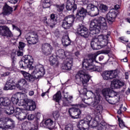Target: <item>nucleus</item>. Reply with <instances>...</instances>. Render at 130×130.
<instances>
[{
  "instance_id": "nucleus-17",
  "label": "nucleus",
  "mask_w": 130,
  "mask_h": 130,
  "mask_svg": "<svg viewBox=\"0 0 130 130\" xmlns=\"http://www.w3.org/2000/svg\"><path fill=\"white\" fill-rule=\"evenodd\" d=\"M16 87L17 86H16L15 79L14 78H10L6 82L4 90H5V91H7L8 90H15Z\"/></svg>"
},
{
  "instance_id": "nucleus-14",
  "label": "nucleus",
  "mask_w": 130,
  "mask_h": 130,
  "mask_svg": "<svg viewBox=\"0 0 130 130\" xmlns=\"http://www.w3.org/2000/svg\"><path fill=\"white\" fill-rule=\"evenodd\" d=\"M43 21L47 26H49L51 28L55 27V25H56V23H57V20L55 18V14L53 13L50 15V18L48 19V21L46 16L44 17Z\"/></svg>"
},
{
  "instance_id": "nucleus-47",
  "label": "nucleus",
  "mask_w": 130,
  "mask_h": 130,
  "mask_svg": "<svg viewBox=\"0 0 130 130\" xmlns=\"http://www.w3.org/2000/svg\"><path fill=\"white\" fill-rule=\"evenodd\" d=\"M50 6H51V3H43V8L44 9H47L48 8H50Z\"/></svg>"
},
{
  "instance_id": "nucleus-25",
  "label": "nucleus",
  "mask_w": 130,
  "mask_h": 130,
  "mask_svg": "<svg viewBox=\"0 0 130 130\" xmlns=\"http://www.w3.org/2000/svg\"><path fill=\"white\" fill-rule=\"evenodd\" d=\"M26 110L34 111L36 109V103L33 100H28L25 103Z\"/></svg>"
},
{
  "instance_id": "nucleus-19",
  "label": "nucleus",
  "mask_w": 130,
  "mask_h": 130,
  "mask_svg": "<svg viewBox=\"0 0 130 130\" xmlns=\"http://www.w3.org/2000/svg\"><path fill=\"white\" fill-rule=\"evenodd\" d=\"M56 55L59 58L61 59H66L70 55H72V53L71 52L64 51L62 49H60L56 52Z\"/></svg>"
},
{
  "instance_id": "nucleus-41",
  "label": "nucleus",
  "mask_w": 130,
  "mask_h": 130,
  "mask_svg": "<svg viewBox=\"0 0 130 130\" xmlns=\"http://www.w3.org/2000/svg\"><path fill=\"white\" fill-rule=\"evenodd\" d=\"M11 119V118L4 117L0 119V122L3 124L4 126L7 125L8 122Z\"/></svg>"
},
{
  "instance_id": "nucleus-1",
  "label": "nucleus",
  "mask_w": 130,
  "mask_h": 130,
  "mask_svg": "<svg viewBox=\"0 0 130 130\" xmlns=\"http://www.w3.org/2000/svg\"><path fill=\"white\" fill-rule=\"evenodd\" d=\"M96 57H97V55L93 54L91 55L90 58L84 59L82 62L83 70L79 71L75 76L76 79H80L83 86H85L84 84L88 83L90 79H91V76L87 71H90V72H100L99 67L94 64V61L98 63L96 61Z\"/></svg>"
},
{
  "instance_id": "nucleus-11",
  "label": "nucleus",
  "mask_w": 130,
  "mask_h": 130,
  "mask_svg": "<svg viewBox=\"0 0 130 130\" xmlns=\"http://www.w3.org/2000/svg\"><path fill=\"white\" fill-rule=\"evenodd\" d=\"M69 116L72 119H78L80 118L81 114H82V111L79 108L72 107L69 109L68 111Z\"/></svg>"
},
{
  "instance_id": "nucleus-3",
  "label": "nucleus",
  "mask_w": 130,
  "mask_h": 130,
  "mask_svg": "<svg viewBox=\"0 0 130 130\" xmlns=\"http://www.w3.org/2000/svg\"><path fill=\"white\" fill-rule=\"evenodd\" d=\"M23 78L27 82L33 83L35 80L42 78L45 75V69L42 64H39L35 67L34 71L31 74L24 71H21Z\"/></svg>"
},
{
  "instance_id": "nucleus-44",
  "label": "nucleus",
  "mask_w": 130,
  "mask_h": 130,
  "mask_svg": "<svg viewBox=\"0 0 130 130\" xmlns=\"http://www.w3.org/2000/svg\"><path fill=\"white\" fill-rule=\"evenodd\" d=\"M25 46H26V44H25L24 42H19L18 49H19V50H21V51H23V50L25 48Z\"/></svg>"
},
{
  "instance_id": "nucleus-62",
  "label": "nucleus",
  "mask_w": 130,
  "mask_h": 130,
  "mask_svg": "<svg viewBox=\"0 0 130 130\" xmlns=\"http://www.w3.org/2000/svg\"><path fill=\"white\" fill-rule=\"evenodd\" d=\"M119 8H120V7L119 5H116L114 6V10H116V11H117V10H118Z\"/></svg>"
},
{
  "instance_id": "nucleus-40",
  "label": "nucleus",
  "mask_w": 130,
  "mask_h": 130,
  "mask_svg": "<svg viewBox=\"0 0 130 130\" xmlns=\"http://www.w3.org/2000/svg\"><path fill=\"white\" fill-rule=\"evenodd\" d=\"M101 101V95L100 94H97L94 97V105L96 106V105H98Z\"/></svg>"
},
{
  "instance_id": "nucleus-4",
  "label": "nucleus",
  "mask_w": 130,
  "mask_h": 130,
  "mask_svg": "<svg viewBox=\"0 0 130 130\" xmlns=\"http://www.w3.org/2000/svg\"><path fill=\"white\" fill-rule=\"evenodd\" d=\"M107 22L106 18L100 17L92 20L90 23L91 34H99L101 30H107Z\"/></svg>"
},
{
  "instance_id": "nucleus-24",
  "label": "nucleus",
  "mask_w": 130,
  "mask_h": 130,
  "mask_svg": "<svg viewBox=\"0 0 130 130\" xmlns=\"http://www.w3.org/2000/svg\"><path fill=\"white\" fill-rule=\"evenodd\" d=\"M16 86L19 89H22V88H28L29 83L25 78H20L18 80L17 83L16 84Z\"/></svg>"
},
{
  "instance_id": "nucleus-7",
  "label": "nucleus",
  "mask_w": 130,
  "mask_h": 130,
  "mask_svg": "<svg viewBox=\"0 0 130 130\" xmlns=\"http://www.w3.org/2000/svg\"><path fill=\"white\" fill-rule=\"evenodd\" d=\"M99 9L97 6L92 4H89L87 5V10H90L91 13H92L94 16H98L100 11L101 13H106L108 10V6L102 4L100 6Z\"/></svg>"
},
{
  "instance_id": "nucleus-34",
  "label": "nucleus",
  "mask_w": 130,
  "mask_h": 130,
  "mask_svg": "<svg viewBox=\"0 0 130 130\" xmlns=\"http://www.w3.org/2000/svg\"><path fill=\"white\" fill-rule=\"evenodd\" d=\"M72 98H73V96L69 97L68 96V93L64 94V99H65V101H62L63 106H69V101H70V100Z\"/></svg>"
},
{
  "instance_id": "nucleus-54",
  "label": "nucleus",
  "mask_w": 130,
  "mask_h": 130,
  "mask_svg": "<svg viewBox=\"0 0 130 130\" xmlns=\"http://www.w3.org/2000/svg\"><path fill=\"white\" fill-rule=\"evenodd\" d=\"M11 74V72H6L5 73L2 74V77H7L8 76H9V75Z\"/></svg>"
},
{
  "instance_id": "nucleus-10",
  "label": "nucleus",
  "mask_w": 130,
  "mask_h": 130,
  "mask_svg": "<svg viewBox=\"0 0 130 130\" xmlns=\"http://www.w3.org/2000/svg\"><path fill=\"white\" fill-rule=\"evenodd\" d=\"M111 32H108L106 35H101L98 36L97 38V35H96L95 37H94V35H91V37H92V39L91 41V43H101L102 41H107V42H110L109 40L111 39V36H110Z\"/></svg>"
},
{
  "instance_id": "nucleus-45",
  "label": "nucleus",
  "mask_w": 130,
  "mask_h": 130,
  "mask_svg": "<svg viewBox=\"0 0 130 130\" xmlns=\"http://www.w3.org/2000/svg\"><path fill=\"white\" fill-rule=\"evenodd\" d=\"M53 116L55 120H57L59 118V112L55 111L53 112Z\"/></svg>"
},
{
  "instance_id": "nucleus-39",
  "label": "nucleus",
  "mask_w": 130,
  "mask_h": 130,
  "mask_svg": "<svg viewBox=\"0 0 130 130\" xmlns=\"http://www.w3.org/2000/svg\"><path fill=\"white\" fill-rule=\"evenodd\" d=\"M109 75L110 77V80H112V79H115L117 77V72L116 71H109Z\"/></svg>"
},
{
  "instance_id": "nucleus-18",
  "label": "nucleus",
  "mask_w": 130,
  "mask_h": 130,
  "mask_svg": "<svg viewBox=\"0 0 130 130\" xmlns=\"http://www.w3.org/2000/svg\"><path fill=\"white\" fill-rule=\"evenodd\" d=\"M65 59L63 69L66 71H71L73 67V62H74V58L72 55H70V56L67 57Z\"/></svg>"
},
{
  "instance_id": "nucleus-50",
  "label": "nucleus",
  "mask_w": 130,
  "mask_h": 130,
  "mask_svg": "<svg viewBox=\"0 0 130 130\" xmlns=\"http://www.w3.org/2000/svg\"><path fill=\"white\" fill-rule=\"evenodd\" d=\"M119 40L122 42V43H126L127 42H128V40H126L124 37H121L119 38Z\"/></svg>"
},
{
  "instance_id": "nucleus-28",
  "label": "nucleus",
  "mask_w": 130,
  "mask_h": 130,
  "mask_svg": "<svg viewBox=\"0 0 130 130\" xmlns=\"http://www.w3.org/2000/svg\"><path fill=\"white\" fill-rule=\"evenodd\" d=\"M61 42L63 46H64L65 47H68L69 45H71V43H72V41H71V39H70V37H69V35H65L62 37Z\"/></svg>"
},
{
  "instance_id": "nucleus-27",
  "label": "nucleus",
  "mask_w": 130,
  "mask_h": 130,
  "mask_svg": "<svg viewBox=\"0 0 130 130\" xmlns=\"http://www.w3.org/2000/svg\"><path fill=\"white\" fill-rule=\"evenodd\" d=\"M49 60L50 61V65L54 67V68H57L59 65V63L57 60V57H56V55H52L50 56Z\"/></svg>"
},
{
  "instance_id": "nucleus-8",
  "label": "nucleus",
  "mask_w": 130,
  "mask_h": 130,
  "mask_svg": "<svg viewBox=\"0 0 130 130\" xmlns=\"http://www.w3.org/2000/svg\"><path fill=\"white\" fill-rule=\"evenodd\" d=\"M89 29L90 31L87 27H85V26L81 24L79 25V27L77 29V33L79 35H80L81 37L83 38H88L89 36H92V35H94V37H95L96 35L98 34H91L92 30H91V24L89 25Z\"/></svg>"
},
{
  "instance_id": "nucleus-56",
  "label": "nucleus",
  "mask_w": 130,
  "mask_h": 130,
  "mask_svg": "<svg viewBox=\"0 0 130 130\" xmlns=\"http://www.w3.org/2000/svg\"><path fill=\"white\" fill-rule=\"evenodd\" d=\"M75 56H76V59H78V58H79V56H80V52L79 51H77L75 52Z\"/></svg>"
},
{
  "instance_id": "nucleus-57",
  "label": "nucleus",
  "mask_w": 130,
  "mask_h": 130,
  "mask_svg": "<svg viewBox=\"0 0 130 130\" xmlns=\"http://www.w3.org/2000/svg\"><path fill=\"white\" fill-rule=\"evenodd\" d=\"M27 2L29 4V6H31L34 3V0H27Z\"/></svg>"
},
{
  "instance_id": "nucleus-43",
  "label": "nucleus",
  "mask_w": 130,
  "mask_h": 130,
  "mask_svg": "<svg viewBox=\"0 0 130 130\" xmlns=\"http://www.w3.org/2000/svg\"><path fill=\"white\" fill-rule=\"evenodd\" d=\"M102 77L104 80H106V81L110 80L109 77V71H106L104 72L102 74Z\"/></svg>"
},
{
  "instance_id": "nucleus-31",
  "label": "nucleus",
  "mask_w": 130,
  "mask_h": 130,
  "mask_svg": "<svg viewBox=\"0 0 130 130\" xmlns=\"http://www.w3.org/2000/svg\"><path fill=\"white\" fill-rule=\"evenodd\" d=\"M5 128L7 129H13V128H15V121L11 118L8 122L7 124L5 125Z\"/></svg>"
},
{
  "instance_id": "nucleus-35",
  "label": "nucleus",
  "mask_w": 130,
  "mask_h": 130,
  "mask_svg": "<svg viewBox=\"0 0 130 130\" xmlns=\"http://www.w3.org/2000/svg\"><path fill=\"white\" fill-rule=\"evenodd\" d=\"M61 26L62 28H63V29H64L65 30H68V29H70L71 27H73V25H71V23H69L64 19L62 20Z\"/></svg>"
},
{
  "instance_id": "nucleus-48",
  "label": "nucleus",
  "mask_w": 130,
  "mask_h": 130,
  "mask_svg": "<svg viewBox=\"0 0 130 130\" xmlns=\"http://www.w3.org/2000/svg\"><path fill=\"white\" fill-rule=\"evenodd\" d=\"M64 130H74V126L72 124L66 125L64 127Z\"/></svg>"
},
{
  "instance_id": "nucleus-63",
  "label": "nucleus",
  "mask_w": 130,
  "mask_h": 130,
  "mask_svg": "<svg viewBox=\"0 0 130 130\" xmlns=\"http://www.w3.org/2000/svg\"><path fill=\"white\" fill-rule=\"evenodd\" d=\"M28 94L29 96H33V95H34V91L31 90L29 91Z\"/></svg>"
},
{
  "instance_id": "nucleus-59",
  "label": "nucleus",
  "mask_w": 130,
  "mask_h": 130,
  "mask_svg": "<svg viewBox=\"0 0 130 130\" xmlns=\"http://www.w3.org/2000/svg\"><path fill=\"white\" fill-rule=\"evenodd\" d=\"M83 5H88L89 4V0H82Z\"/></svg>"
},
{
  "instance_id": "nucleus-21",
  "label": "nucleus",
  "mask_w": 130,
  "mask_h": 130,
  "mask_svg": "<svg viewBox=\"0 0 130 130\" xmlns=\"http://www.w3.org/2000/svg\"><path fill=\"white\" fill-rule=\"evenodd\" d=\"M125 85V84L123 81L115 79L112 82L111 84V87L112 89H120Z\"/></svg>"
},
{
  "instance_id": "nucleus-29",
  "label": "nucleus",
  "mask_w": 130,
  "mask_h": 130,
  "mask_svg": "<svg viewBox=\"0 0 130 130\" xmlns=\"http://www.w3.org/2000/svg\"><path fill=\"white\" fill-rule=\"evenodd\" d=\"M75 19H76V17L75 16V15H70L66 16L64 18L63 20H64L73 26V25H74V22H75Z\"/></svg>"
},
{
  "instance_id": "nucleus-22",
  "label": "nucleus",
  "mask_w": 130,
  "mask_h": 130,
  "mask_svg": "<svg viewBox=\"0 0 130 130\" xmlns=\"http://www.w3.org/2000/svg\"><path fill=\"white\" fill-rule=\"evenodd\" d=\"M77 4H76V0H67L66 4V9L67 11H72L75 12L77 10Z\"/></svg>"
},
{
  "instance_id": "nucleus-20",
  "label": "nucleus",
  "mask_w": 130,
  "mask_h": 130,
  "mask_svg": "<svg viewBox=\"0 0 130 130\" xmlns=\"http://www.w3.org/2000/svg\"><path fill=\"white\" fill-rule=\"evenodd\" d=\"M98 130H116V126L109 125L105 121H103L100 123V124L99 125Z\"/></svg>"
},
{
  "instance_id": "nucleus-5",
  "label": "nucleus",
  "mask_w": 130,
  "mask_h": 130,
  "mask_svg": "<svg viewBox=\"0 0 130 130\" xmlns=\"http://www.w3.org/2000/svg\"><path fill=\"white\" fill-rule=\"evenodd\" d=\"M34 58L30 55H25L22 57L21 60L19 61V66L20 69L23 70H33L34 66Z\"/></svg>"
},
{
  "instance_id": "nucleus-51",
  "label": "nucleus",
  "mask_w": 130,
  "mask_h": 130,
  "mask_svg": "<svg viewBox=\"0 0 130 130\" xmlns=\"http://www.w3.org/2000/svg\"><path fill=\"white\" fill-rule=\"evenodd\" d=\"M77 107H79V108H86L87 106L84 104H80L77 105Z\"/></svg>"
},
{
  "instance_id": "nucleus-61",
  "label": "nucleus",
  "mask_w": 130,
  "mask_h": 130,
  "mask_svg": "<svg viewBox=\"0 0 130 130\" xmlns=\"http://www.w3.org/2000/svg\"><path fill=\"white\" fill-rule=\"evenodd\" d=\"M35 116L36 118H38L39 117H40V116H41V114L39 112H38L36 114Z\"/></svg>"
},
{
  "instance_id": "nucleus-52",
  "label": "nucleus",
  "mask_w": 130,
  "mask_h": 130,
  "mask_svg": "<svg viewBox=\"0 0 130 130\" xmlns=\"http://www.w3.org/2000/svg\"><path fill=\"white\" fill-rule=\"evenodd\" d=\"M21 50H22L19 49L18 51H17V54L18 56H23V51H21Z\"/></svg>"
},
{
  "instance_id": "nucleus-46",
  "label": "nucleus",
  "mask_w": 130,
  "mask_h": 130,
  "mask_svg": "<svg viewBox=\"0 0 130 130\" xmlns=\"http://www.w3.org/2000/svg\"><path fill=\"white\" fill-rule=\"evenodd\" d=\"M12 27L13 29H15L16 31H18L19 32V37L21 36L22 35V30H20V28H19L18 26L15 25L14 24L12 25Z\"/></svg>"
},
{
  "instance_id": "nucleus-42",
  "label": "nucleus",
  "mask_w": 130,
  "mask_h": 130,
  "mask_svg": "<svg viewBox=\"0 0 130 130\" xmlns=\"http://www.w3.org/2000/svg\"><path fill=\"white\" fill-rule=\"evenodd\" d=\"M118 118V121L119 122V126L121 127V128H123L125 126V124H124V122L121 119V118L117 116Z\"/></svg>"
},
{
  "instance_id": "nucleus-2",
  "label": "nucleus",
  "mask_w": 130,
  "mask_h": 130,
  "mask_svg": "<svg viewBox=\"0 0 130 130\" xmlns=\"http://www.w3.org/2000/svg\"><path fill=\"white\" fill-rule=\"evenodd\" d=\"M22 96H23V94L21 95V93L17 92L12 96L11 100L8 98H5V99L9 100V102L6 103L7 108L4 110L5 113L8 115L14 114V116H15L19 121L24 120L27 116V113L24 112L20 108L17 107L15 106L18 104L19 99L23 101L25 100L21 98Z\"/></svg>"
},
{
  "instance_id": "nucleus-15",
  "label": "nucleus",
  "mask_w": 130,
  "mask_h": 130,
  "mask_svg": "<svg viewBox=\"0 0 130 130\" xmlns=\"http://www.w3.org/2000/svg\"><path fill=\"white\" fill-rule=\"evenodd\" d=\"M53 50V47L50 44L45 43L42 45V52L44 55H50Z\"/></svg>"
},
{
  "instance_id": "nucleus-55",
  "label": "nucleus",
  "mask_w": 130,
  "mask_h": 130,
  "mask_svg": "<svg viewBox=\"0 0 130 130\" xmlns=\"http://www.w3.org/2000/svg\"><path fill=\"white\" fill-rule=\"evenodd\" d=\"M19 0H8V2L10 3V4H16L17 3H18V1Z\"/></svg>"
},
{
  "instance_id": "nucleus-53",
  "label": "nucleus",
  "mask_w": 130,
  "mask_h": 130,
  "mask_svg": "<svg viewBox=\"0 0 130 130\" xmlns=\"http://www.w3.org/2000/svg\"><path fill=\"white\" fill-rule=\"evenodd\" d=\"M22 127V130H28V125L27 124H22L21 126Z\"/></svg>"
},
{
  "instance_id": "nucleus-58",
  "label": "nucleus",
  "mask_w": 130,
  "mask_h": 130,
  "mask_svg": "<svg viewBox=\"0 0 130 130\" xmlns=\"http://www.w3.org/2000/svg\"><path fill=\"white\" fill-rule=\"evenodd\" d=\"M121 61H123V62H127L128 60H127V57H125L123 59H121Z\"/></svg>"
},
{
  "instance_id": "nucleus-16",
  "label": "nucleus",
  "mask_w": 130,
  "mask_h": 130,
  "mask_svg": "<svg viewBox=\"0 0 130 130\" xmlns=\"http://www.w3.org/2000/svg\"><path fill=\"white\" fill-rule=\"evenodd\" d=\"M25 38L27 41V43L30 45L32 44H36L38 42V35L37 34H31V35H26Z\"/></svg>"
},
{
  "instance_id": "nucleus-37",
  "label": "nucleus",
  "mask_w": 130,
  "mask_h": 130,
  "mask_svg": "<svg viewBox=\"0 0 130 130\" xmlns=\"http://www.w3.org/2000/svg\"><path fill=\"white\" fill-rule=\"evenodd\" d=\"M56 9L57 13L61 14L64 10V4H62L61 5H56Z\"/></svg>"
},
{
  "instance_id": "nucleus-12",
  "label": "nucleus",
  "mask_w": 130,
  "mask_h": 130,
  "mask_svg": "<svg viewBox=\"0 0 130 130\" xmlns=\"http://www.w3.org/2000/svg\"><path fill=\"white\" fill-rule=\"evenodd\" d=\"M102 92L107 102H108V103H109L110 104H112L111 100L109 99V98H112L113 97L116 96V94H115V93L112 92L111 89H110V88H104L102 90Z\"/></svg>"
},
{
  "instance_id": "nucleus-33",
  "label": "nucleus",
  "mask_w": 130,
  "mask_h": 130,
  "mask_svg": "<svg viewBox=\"0 0 130 130\" xmlns=\"http://www.w3.org/2000/svg\"><path fill=\"white\" fill-rule=\"evenodd\" d=\"M44 124L49 129H53V120L51 119H48L44 122Z\"/></svg>"
},
{
  "instance_id": "nucleus-13",
  "label": "nucleus",
  "mask_w": 130,
  "mask_h": 130,
  "mask_svg": "<svg viewBox=\"0 0 130 130\" xmlns=\"http://www.w3.org/2000/svg\"><path fill=\"white\" fill-rule=\"evenodd\" d=\"M88 8L87 9L84 8V7H81L80 9L77 10L76 15L75 16L77 21H83L85 19L86 16H87V13H88Z\"/></svg>"
},
{
  "instance_id": "nucleus-36",
  "label": "nucleus",
  "mask_w": 130,
  "mask_h": 130,
  "mask_svg": "<svg viewBox=\"0 0 130 130\" xmlns=\"http://www.w3.org/2000/svg\"><path fill=\"white\" fill-rule=\"evenodd\" d=\"M97 118H99V116L98 115H96L95 118L92 120L91 124L90 125L92 126V127H97V130H98V127L100 125V123H98V121H97Z\"/></svg>"
},
{
  "instance_id": "nucleus-38",
  "label": "nucleus",
  "mask_w": 130,
  "mask_h": 130,
  "mask_svg": "<svg viewBox=\"0 0 130 130\" xmlns=\"http://www.w3.org/2000/svg\"><path fill=\"white\" fill-rule=\"evenodd\" d=\"M103 110V107L102 105H98L95 107L94 109L95 114H98V115H100L101 114V112Z\"/></svg>"
},
{
  "instance_id": "nucleus-49",
  "label": "nucleus",
  "mask_w": 130,
  "mask_h": 130,
  "mask_svg": "<svg viewBox=\"0 0 130 130\" xmlns=\"http://www.w3.org/2000/svg\"><path fill=\"white\" fill-rule=\"evenodd\" d=\"M36 116H35L34 114H30L28 115L27 116V119L28 120H33L35 119Z\"/></svg>"
},
{
  "instance_id": "nucleus-6",
  "label": "nucleus",
  "mask_w": 130,
  "mask_h": 130,
  "mask_svg": "<svg viewBox=\"0 0 130 130\" xmlns=\"http://www.w3.org/2000/svg\"><path fill=\"white\" fill-rule=\"evenodd\" d=\"M90 45L93 50H98V49H101L103 47H106V50L104 51V53L106 54H109L111 48H112L111 43L108 42L107 41L106 42L102 41L100 43H90Z\"/></svg>"
},
{
  "instance_id": "nucleus-26",
  "label": "nucleus",
  "mask_w": 130,
  "mask_h": 130,
  "mask_svg": "<svg viewBox=\"0 0 130 130\" xmlns=\"http://www.w3.org/2000/svg\"><path fill=\"white\" fill-rule=\"evenodd\" d=\"M3 11L4 16H10L13 13V8L6 4L3 7Z\"/></svg>"
},
{
  "instance_id": "nucleus-60",
  "label": "nucleus",
  "mask_w": 130,
  "mask_h": 130,
  "mask_svg": "<svg viewBox=\"0 0 130 130\" xmlns=\"http://www.w3.org/2000/svg\"><path fill=\"white\" fill-rule=\"evenodd\" d=\"M103 59H104V56H103V55H101L99 57V60L100 61H102V60H103Z\"/></svg>"
},
{
  "instance_id": "nucleus-9",
  "label": "nucleus",
  "mask_w": 130,
  "mask_h": 130,
  "mask_svg": "<svg viewBox=\"0 0 130 130\" xmlns=\"http://www.w3.org/2000/svg\"><path fill=\"white\" fill-rule=\"evenodd\" d=\"M0 36H3L5 39L7 40H16V39H13V32L10 30V28L6 25L0 26Z\"/></svg>"
},
{
  "instance_id": "nucleus-32",
  "label": "nucleus",
  "mask_w": 130,
  "mask_h": 130,
  "mask_svg": "<svg viewBox=\"0 0 130 130\" xmlns=\"http://www.w3.org/2000/svg\"><path fill=\"white\" fill-rule=\"evenodd\" d=\"M11 59L12 61V67L7 68V71H9L10 72H13L14 71V67H15V62H16V57L15 56V54H11Z\"/></svg>"
},
{
  "instance_id": "nucleus-23",
  "label": "nucleus",
  "mask_w": 130,
  "mask_h": 130,
  "mask_svg": "<svg viewBox=\"0 0 130 130\" xmlns=\"http://www.w3.org/2000/svg\"><path fill=\"white\" fill-rule=\"evenodd\" d=\"M118 14V13L117 11H111L108 13L107 20L110 25L115 21V18L117 17Z\"/></svg>"
},
{
  "instance_id": "nucleus-30",
  "label": "nucleus",
  "mask_w": 130,
  "mask_h": 130,
  "mask_svg": "<svg viewBox=\"0 0 130 130\" xmlns=\"http://www.w3.org/2000/svg\"><path fill=\"white\" fill-rule=\"evenodd\" d=\"M61 100V92L60 91H58L53 96V100L55 102H57L59 105H60V104H59V101H60Z\"/></svg>"
},
{
  "instance_id": "nucleus-64",
  "label": "nucleus",
  "mask_w": 130,
  "mask_h": 130,
  "mask_svg": "<svg viewBox=\"0 0 130 130\" xmlns=\"http://www.w3.org/2000/svg\"><path fill=\"white\" fill-rule=\"evenodd\" d=\"M125 77L126 80H127V79H128V73L127 72L125 73Z\"/></svg>"
}]
</instances>
